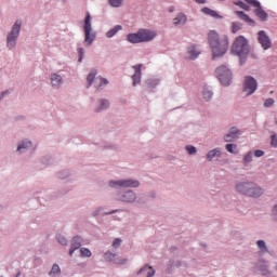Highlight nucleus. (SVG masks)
<instances>
[{"mask_svg":"<svg viewBox=\"0 0 277 277\" xmlns=\"http://www.w3.org/2000/svg\"><path fill=\"white\" fill-rule=\"evenodd\" d=\"M208 41L211 47L213 57H222L228 51V38L222 37L215 30L208 34Z\"/></svg>","mask_w":277,"mask_h":277,"instance_id":"obj_1","label":"nucleus"},{"mask_svg":"<svg viewBox=\"0 0 277 277\" xmlns=\"http://www.w3.org/2000/svg\"><path fill=\"white\" fill-rule=\"evenodd\" d=\"M232 53H235V55H238V57H247V55L250 53L248 39L243 36L237 37L232 45Z\"/></svg>","mask_w":277,"mask_h":277,"instance_id":"obj_2","label":"nucleus"},{"mask_svg":"<svg viewBox=\"0 0 277 277\" xmlns=\"http://www.w3.org/2000/svg\"><path fill=\"white\" fill-rule=\"evenodd\" d=\"M96 36L92 34V16L90 15V12H87L85 18H84V44L85 47H91L92 42H94V39Z\"/></svg>","mask_w":277,"mask_h":277,"instance_id":"obj_3","label":"nucleus"},{"mask_svg":"<svg viewBox=\"0 0 277 277\" xmlns=\"http://www.w3.org/2000/svg\"><path fill=\"white\" fill-rule=\"evenodd\" d=\"M22 25H23V22L16 21L12 27L11 32L8 35L6 47L9 49H14V47H16V40L18 39V36L21 35V26Z\"/></svg>","mask_w":277,"mask_h":277,"instance_id":"obj_4","label":"nucleus"},{"mask_svg":"<svg viewBox=\"0 0 277 277\" xmlns=\"http://www.w3.org/2000/svg\"><path fill=\"white\" fill-rule=\"evenodd\" d=\"M215 74L223 85H229L232 83L233 74L230 72V69H228L226 66L222 65L217 67Z\"/></svg>","mask_w":277,"mask_h":277,"instance_id":"obj_5","label":"nucleus"},{"mask_svg":"<svg viewBox=\"0 0 277 277\" xmlns=\"http://www.w3.org/2000/svg\"><path fill=\"white\" fill-rule=\"evenodd\" d=\"M251 183H239L236 185V192L239 194H243L245 196H249L250 198H259L261 196V190L256 189V193H252L251 190Z\"/></svg>","mask_w":277,"mask_h":277,"instance_id":"obj_6","label":"nucleus"},{"mask_svg":"<svg viewBox=\"0 0 277 277\" xmlns=\"http://www.w3.org/2000/svg\"><path fill=\"white\" fill-rule=\"evenodd\" d=\"M248 3L251 4V8H255L254 14L260 18V21H267V12L263 10V6H261V2L258 0H248Z\"/></svg>","mask_w":277,"mask_h":277,"instance_id":"obj_7","label":"nucleus"},{"mask_svg":"<svg viewBox=\"0 0 277 277\" xmlns=\"http://www.w3.org/2000/svg\"><path fill=\"white\" fill-rule=\"evenodd\" d=\"M256 80L252 76H247L243 84V92L247 93V96L254 94L256 92Z\"/></svg>","mask_w":277,"mask_h":277,"instance_id":"obj_8","label":"nucleus"},{"mask_svg":"<svg viewBox=\"0 0 277 277\" xmlns=\"http://www.w3.org/2000/svg\"><path fill=\"white\" fill-rule=\"evenodd\" d=\"M258 42L261 44L264 51H267V49H272V39H269V36H267V32H265V30H260L258 32Z\"/></svg>","mask_w":277,"mask_h":277,"instance_id":"obj_9","label":"nucleus"},{"mask_svg":"<svg viewBox=\"0 0 277 277\" xmlns=\"http://www.w3.org/2000/svg\"><path fill=\"white\" fill-rule=\"evenodd\" d=\"M118 185L119 187H140V182L134 180H121V181H111L109 183L110 187H116Z\"/></svg>","mask_w":277,"mask_h":277,"instance_id":"obj_10","label":"nucleus"},{"mask_svg":"<svg viewBox=\"0 0 277 277\" xmlns=\"http://www.w3.org/2000/svg\"><path fill=\"white\" fill-rule=\"evenodd\" d=\"M141 42H150L157 38V32L155 30L140 29Z\"/></svg>","mask_w":277,"mask_h":277,"instance_id":"obj_11","label":"nucleus"},{"mask_svg":"<svg viewBox=\"0 0 277 277\" xmlns=\"http://www.w3.org/2000/svg\"><path fill=\"white\" fill-rule=\"evenodd\" d=\"M135 72L132 76L133 79V85H137V83H140V81H142V64L138 65H134L133 66Z\"/></svg>","mask_w":277,"mask_h":277,"instance_id":"obj_12","label":"nucleus"},{"mask_svg":"<svg viewBox=\"0 0 277 277\" xmlns=\"http://www.w3.org/2000/svg\"><path fill=\"white\" fill-rule=\"evenodd\" d=\"M81 237L75 236L71 240V248L69 250V256H72L75 254V250H79L81 248Z\"/></svg>","mask_w":277,"mask_h":277,"instance_id":"obj_13","label":"nucleus"},{"mask_svg":"<svg viewBox=\"0 0 277 277\" xmlns=\"http://www.w3.org/2000/svg\"><path fill=\"white\" fill-rule=\"evenodd\" d=\"M235 14L238 16V18H240V21H243L248 25H251L252 27H254L255 25L254 19L250 18V16L243 13V11H236Z\"/></svg>","mask_w":277,"mask_h":277,"instance_id":"obj_14","label":"nucleus"},{"mask_svg":"<svg viewBox=\"0 0 277 277\" xmlns=\"http://www.w3.org/2000/svg\"><path fill=\"white\" fill-rule=\"evenodd\" d=\"M137 274L144 277H153L155 276V271L153 269V266L145 265L138 271Z\"/></svg>","mask_w":277,"mask_h":277,"instance_id":"obj_15","label":"nucleus"},{"mask_svg":"<svg viewBox=\"0 0 277 277\" xmlns=\"http://www.w3.org/2000/svg\"><path fill=\"white\" fill-rule=\"evenodd\" d=\"M120 200L121 202H135V193L128 190L120 197Z\"/></svg>","mask_w":277,"mask_h":277,"instance_id":"obj_16","label":"nucleus"},{"mask_svg":"<svg viewBox=\"0 0 277 277\" xmlns=\"http://www.w3.org/2000/svg\"><path fill=\"white\" fill-rule=\"evenodd\" d=\"M127 40L128 42H131V44H140V42H142L140 30L135 34H129Z\"/></svg>","mask_w":277,"mask_h":277,"instance_id":"obj_17","label":"nucleus"},{"mask_svg":"<svg viewBox=\"0 0 277 277\" xmlns=\"http://www.w3.org/2000/svg\"><path fill=\"white\" fill-rule=\"evenodd\" d=\"M200 55V50L196 45L189 47L187 50L188 60H196Z\"/></svg>","mask_w":277,"mask_h":277,"instance_id":"obj_18","label":"nucleus"},{"mask_svg":"<svg viewBox=\"0 0 277 277\" xmlns=\"http://www.w3.org/2000/svg\"><path fill=\"white\" fill-rule=\"evenodd\" d=\"M215 157H222V150L220 148H214L207 154L208 161H213Z\"/></svg>","mask_w":277,"mask_h":277,"instance_id":"obj_19","label":"nucleus"},{"mask_svg":"<svg viewBox=\"0 0 277 277\" xmlns=\"http://www.w3.org/2000/svg\"><path fill=\"white\" fill-rule=\"evenodd\" d=\"M201 12L203 14H207L208 16H212V18H222V15L217 14L216 11H213V10L207 8V6L201 9Z\"/></svg>","mask_w":277,"mask_h":277,"instance_id":"obj_20","label":"nucleus"},{"mask_svg":"<svg viewBox=\"0 0 277 277\" xmlns=\"http://www.w3.org/2000/svg\"><path fill=\"white\" fill-rule=\"evenodd\" d=\"M62 76L57 75V74H53L51 76V83L53 85V88H60L61 83H62Z\"/></svg>","mask_w":277,"mask_h":277,"instance_id":"obj_21","label":"nucleus"},{"mask_svg":"<svg viewBox=\"0 0 277 277\" xmlns=\"http://www.w3.org/2000/svg\"><path fill=\"white\" fill-rule=\"evenodd\" d=\"M187 23V16L185 14L181 13L174 18V25L179 27V25H185Z\"/></svg>","mask_w":277,"mask_h":277,"instance_id":"obj_22","label":"nucleus"},{"mask_svg":"<svg viewBox=\"0 0 277 277\" xmlns=\"http://www.w3.org/2000/svg\"><path fill=\"white\" fill-rule=\"evenodd\" d=\"M118 31H122L121 25H117L113 29L108 30L106 32V36H107V38H114V36H116V34H118Z\"/></svg>","mask_w":277,"mask_h":277,"instance_id":"obj_23","label":"nucleus"},{"mask_svg":"<svg viewBox=\"0 0 277 277\" xmlns=\"http://www.w3.org/2000/svg\"><path fill=\"white\" fill-rule=\"evenodd\" d=\"M202 97L206 101H211V98H213V92L211 91V89H209V87L203 88Z\"/></svg>","mask_w":277,"mask_h":277,"instance_id":"obj_24","label":"nucleus"},{"mask_svg":"<svg viewBox=\"0 0 277 277\" xmlns=\"http://www.w3.org/2000/svg\"><path fill=\"white\" fill-rule=\"evenodd\" d=\"M249 0H246V2L243 1H238L236 2V5H238V8H241L242 10H246V12H250V3H248Z\"/></svg>","mask_w":277,"mask_h":277,"instance_id":"obj_25","label":"nucleus"},{"mask_svg":"<svg viewBox=\"0 0 277 277\" xmlns=\"http://www.w3.org/2000/svg\"><path fill=\"white\" fill-rule=\"evenodd\" d=\"M95 78H96V70L93 69V70L89 74V76H88V78H87L88 88H90V85H92V83H94V79H95Z\"/></svg>","mask_w":277,"mask_h":277,"instance_id":"obj_26","label":"nucleus"},{"mask_svg":"<svg viewBox=\"0 0 277 277\" xmlns=\"http://www.w3.org/2000/svg\"><path fill=\"white\" fill-rule=\"evenodd\" d=\"M31 148V142L21 143L17 147L18 153H23V149Z\"/></svg>","mask_w":277,"mask_h":277,"instance_id":"obj_27","label":"nucleus"},{"mask_svg":"<svg viewBox=\"0 0 277 277\" xmlns=\"http://www.w3.org/2000/svg\"><path fill=\"white\" fill-rule=\"evenodd\" d=\"M250 187L251 188H249V192H251V194H256V189H259L260 190V196L263 195V189H261V187H259L256 184L251 183Z\"/></svg>","mask_w":277,"mask_h":277,"instance_id":"obj_28","label":"nucleus"},{"mask_svg":"<svg viewBox=\"0 0 277 277\" xmlns=\"http://www.w3.org/2000/svg\"><path fill=\"white\" fill-rule=\"evenodd\" d=\"M80 254H81V256L90 259V256H92V251H90V249H88V248H81Z\"/></svg>","mask_w":277,"mask_h":277,"instance_id":"obj_29","label":"nucleus"},{"mask_svg":"<svg viewBox=\"0 0 277 277\" xmlns=\"http://www.w3.org/2000/svg\"><path fill=\"white\" fill-rule=\"evenodd\" d=\"M111 8H120L122 6V3L124 2V0H108Z\"/></svg>","mask_w":277,"mask_h":277,"instance_id":"obj_30","label":"nucleus"},{"mask_svg":"<svg viewBox=\"0 0 277 277\" xmlns=\"http://www.w3.org/2000/svg\"><path fill=\"white\" fill-rule=\"evenodd\" d=\"M109 107V102L107 100L101 101V106L96 109V111H103V109H107Z\"/></svg>","mask_w":277,"mask_h":277,"instance_id":"obj_31","label":"nucleus"},{"mask_svg":"<svg viewBox=\"0 0 277 277\" xmlns=\"http://www.w3.org/2000/svg\"><path fill=\"white\" fill-rule=\"evenodd\" d=\"M60 272H62V269L60 268V265L54 264L50 272V276H55V275L60 274Z\"/></svg>","mask_w":277,"mask_h":277,"instance_id":"obj_32","label":"nucleus"},{"mask_svg":"<svg viewBox=\"0 0 277 277\" xmlns=\"http://www.w3.org/2000/svg\"><path fill=\"white\" fill-rule=\"evenodd\" d=\"M256 246H258V248H260V250L262 252H267V246L265 245V242L263 240H258Z\"/></svg>","mask_w":277,"mask_h":277,"instance_id":"obj_33","label":"nucleus"},{"mask_svg":"<svg viewBox=\"0 0 277 277\" xmlns=\"http://www.w3.org/2000/svg\"><path fill=\"white\" fill-rule=\"evenodd\" d=\"M225 142H235L237 140V136L233 134V132H229L224 136Z\"/></svg>","mask_w":277,"mask_h":277,"instance_id":"obj_34","label":"nucleus"},{"mask_svg":"<svg viewBox=\"0 0 277 277\" xmlns=\"http://www.w3.org/2000/svg\"><path fill=\"white\" fill-rule=\"evenodd\" d=\"M252 162V151H249L247 155L243 157V163L245 166H248V163Z\"/></svg>","mask_w":277,"mask_h":277,"instance_id":"obj_35","label":"nucleus"},{"mask_svg":"<svg viewBox=\"0 0 277 277\" xmlns=\"http://www.w3.org/2000/svg\"><path fill=\"white\" fill-rule=\"evenodd\" d=\"M241 29V25L237 22H234L232 24V31L233 34H237V31H239Z\"/></svg>","mask_w":277,"mask_h":277,"instance_id":"obj_36","label":"nucleus"},{"mask_svg":"<svg viewBox=\"0 0 277 277\" xmlns=\"http://www.w3.org/2000/svg\"><path fill=\"white\" fill-rule=\"evenodd\" d=\"M96 81H98V87L97 88H103V85H107L109 81L105 78H97Z\"/></svg>","mask_w":277,"mask_h":277,"instance_id":"obj_37","label":"nucleus"},{"mask_svg":"<svg viewBox=\"0 0 277 277\" xmlns=\"http://www.w3.org/2000/svg\"><path fill=\"white\" fill-rule=\"evenodd\" d=\"M271 146H272L273 148H277V135H276V134H273V135L271 136Z\"/></svg>","mask_w":277,"mask_h":277,"instance_id":"obj_38","label":"nucleus"},{"mask_svg":"<svg viewBox=\"0 0 277 277\" xmlns=\"http://www.w3.org/2000/svg\"><path fill=\"white\" fill-rule=\"evenodd\" d=\"M225 148H226L227 153H235L234 150H235V148H237V145H235V144H226Z\"/></svg>","mask_w":277,"mask_h":277,"instance_id":"obj_39","label":"nucleus"},{"mask_svg":"<svg viewBox=\"0 0 277 277\" xmlns=\"http://www.w3.org/2000/svg\"><path fill=\"white\" fill-rule=\"evenodd\" d=\"M274 103H275L274 98H267L264 102V107H272V105H274Z\"/></svg>","mask_w":277,"mask_h":277,"instance_id":"obj_40","label":"nucleus"},{"mask_svg":"<svg viewBox=\"0 0 277 277\" xmlns=\"http://www.w3.org/2000/svg\"><path fill=\"white\" fill-rule=\"evenodd\" d=\"M120 243H122V239L116 238L113 242V248H120Z\"/></svg>","mask_w":277,"mask_h":277,"instance_id":"obj_41","label":"nucleus"},{"mask_svg":"<svg viewBox=\"0 0 277 277\" xmlns=\"http://www.w3.org/2000/svg\"><path fill=\"white\" fill-rule=\"evenodd\" d=\"M188 155H196V148L194 146H186Z\"/></svg>","mask_w":277,"mask_h":277,"instance_id":"obj_42","label":"nucleus"},{"mask_svg":"<svg viewBox=\"0 0 277 277\" xmlns=\"http://www.w3.org/2000/svg\"><path fill=\"white\" fill-rule=\"evenodd\" d=\"M78 55H79L78 62H82L83 61V48H78Z\"/></svg>","mask_w":277,"mask_h":277,"instance_id":"obj_43","label":"nucleus"},{"mask_svg":"<svg viewBox=\"0 0 277 277\" xmlns=\"http://www.w3.org/2000/svg\"><path fill=\"white\" fill-rule=\"evenodd\" d=\"M57 239H58V243H61V246H66V243H67L66 238L58 236Z\"/></svg>","mask_w":277,"mask_h":277,"instance_id":"obj_44","label":"nucleus"},{"mask_svg":"<svg viewBox=\"0 0 277 277\" xmlns=\"http://www.w3.org/2000/svg\"><path fill=\"white\" fill-rule=\"evenodd\" d=\"M229 133H232V135H235L237 137L239 135V130L237 128H232L229 130Z\"/></svg>","mask_w":277,"mask_h":277,"instance_id":"obj_45","label":"nucleus"},{"mask_svg":"<svg viewBox=\"0 0 277 277\" xmlns=\"http://www.w3.org/2000/svg\"><path fill=\"white\" fill-rule=\"evenodd\" d=\"M263 155H265V151H263V150H261V149H256V150L254 151V156H255V157H263Z\"/></svg>","mask_w":277,"mask_h":277,"instance_id":"obj_46","label":"nucleus"},{"mask_svg":"<svg viewBox=\"0 0 277 277\" xmlns=\"http://www.w3.org/2000/svg\"><path fill=\"white\" fill-rule=\"evenodd\" d=\"M195 3L205 4L207 3V0H195Z\"/></svg>","mask_w":277,"mask_h":277,"instance_id":"obj_47","label":"nucleus"},{"mask_svg":"<svg viewBox=\"0 0 277 277\" xmlns=\"http://www.w3.org/2000/svg\"><path fill=\"white\" fill-rule=\"evenodd\" d=\"M8 93H9L8 91L2 92L1 95H0V101H1V98H3V96H5V94H8Z\"/></svg>","mask_w":277,"mask_h":277,"instance_id":"obj_48","label":"nucleus"},{"mask_svg":"<svg viewBox=\"0 0 277 277\" xmlns=\"http://www.w3.org/2000/svg\"><path fill=\"white\" fill-rule=\"evenodd\" d=\"M267 274H269V272H267V271L263 272V276H267Z\"/></svg>","mask_w":277,"mask_h":277,"instance_id":"obj_49","label":"nucleus"},{"mask_svg":"<svg viewBox=\"0 0 277 277\" xmlns=\"http://www.w3.org/2000/svg\"><path fill=\"white\" fill-rule=\"evenodd\" d=\"M124 263H127V260H123L122 262H120V265H124Z\"/></svg>","mask_w":277,"mask_h":277,"instance_id":"obj_50","label":"nucleus"},{"mask_svg":"<svg viewBox=\"0 0 277 277\" xmlns=\"http://www.w3.org/2000/svg\"><path fill=\"white\" fill-rule=\"evenodd\" d=\"M110 213H116V211H113V212H110Z\"/></svg>","mask_w":277,"mask_h":277,"instance_id":"obj_51","label":"nucleus"}]
</instances>
